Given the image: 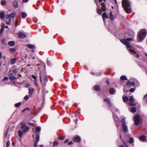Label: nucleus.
<instances>
[{
	"instance_id": "f257e3e1",
	"label": "nucleus",
	"mask_w": 147,
	"mask_h": 147,
	"mask_svg": "<svg viewBox=\"0 0 147 147\" xmlns=\"http://www.w3.org/2000/svg\"><path fill=\"white\" fill-rule=\"evenodd\" d=\"M134 39L133 38H127L126 39H121V42L123 44L125 45L127 49L129 50L133 55L137 58H139V55L134 50H133L130 49L132 47L130 45L129 41H132Z\"/></svg>"
},
{
	"instance_id": "f03ea898",
	"label": "nucleus",
	"mask_w": 147,
	"mask_h": 147,
	"mask_svg": "<svg viewBox=\"0 0 147 147\" xmlns=\"http://www.w3.org/2000/svg\"><path fill=\"white\" fill-rule=\"evenodd\" d=\"M33 134L32 136V138L34 137L35 136L34 134H36V133H38L37 134L36 136V140L35 141L34 143V147H37V143L39 142L40 139L39 134H40V132L41 131V128L39 126L37 127L34 130L33 128L32 129Z\"/></svg>"
},
{
	"instance_id": "7ed1b4c3",
	"label": "nucleus",
	"mask_w": 147,
	"mask_h": 147,
	"mask_svg": "<svg viewBox=\"0 0 147 147\" xmlns=\"http://www.w3.org/2000/svg\"><path fill=\"white\" fill-rule=\"evenodd\" d=\"M130 4V2L128 0H123L122 1V6L126 12L128 13L132 12Z\"/></svg>"
},
{
	"instance_id": "20e7f679",
	"label": "nucleus",
	"mask_w": 147,
	"mask_h": 147,
	"mask_svg": "<svg viewBox=\"0 0 147 147\" xmlns=\"http://www.w3.org/2000/svg\"><path fill=\"white\" fill-rule=\"evenodd\" d=\"M146 31L145 29L141 30L139 32L138 36L140 40L139 41H142L146 36Z\"/></svg>"
},
{
	"instance_id": "39448f33",
	"label": "nucleus",
	"mask_w": 147,
	"mask_h": 147,
	"mask_svg": "<svg viewBox=\"0 0 147 147\" xmlns=\"http://www.w3.org/2000/svg\"><path fill=\"white\" fill-rule=\"evenodd\" d=\"M42 78H43L45 82H47L48 81V79L46 76V74L45 72L43 73L41 72L40 74V81L41 83L42 82Z\"/></svg>"
},
{
	"instance_id": "423d86ee",
	"label": "nucleus",
	"mask_w": 147,
	"mask_h": 147,
	"mask_svg": "<svg viewBox=\"0 0 147 147\" xmlns=\"http://www.w3.org/2000/svg\"><path fill=\"white\" fill-rule=\"evenodd\" d=\"M140 119V116L139 115H137L134 117V121L136 125H138L139 124Z\"/></svg>"
},
{
	"instance_id": "0eeeda50",
	"label": "nucleus",
	"mask_w": 147,
	"mask_h": 147,
	"mask_svg": "<svg viewBox=\"0 0 147 147\" xmlns=\"http://www.w3.org/2000/svg\"><path fill=\"white\" fill-rule=\"evenodd\" d=\"M21 128L23 131V133L26 132L29 129V128L26 125L25 123L22 124Z\"/></svg>"
},
{
	"instance_id": "6e6552de",
	"label": "nucleus",
	"mask_w": 147,
	"mask_h": 147,
	"mask_svg": "<svg viewBox=\"0 0 147 147\" xmlns=\"http://www.w3.org/2000/svg\"><path fill=\"white\" fill-rule=\"evenodd\" d=\"M129 102L128 103V105L131 106H134L136 105V104L133 103L134 101V99L133 96H130L129 97Z\"/></svg>"
},
{
	"instance_id": "1a4fd4ad",
	"label": "nucleus",
	"mask_w": 147,
	"mask_h": 147,
	"mask_svg": "<svg viewBox=\"0 0 147 147\" xmlns=\"http://www.w3.org/2000/svg\"><path fill=\"white\" fill-rule=\"evenodd\" d=\"M18 37L21 38H24L26 37V35L22 32H20L18 33Z\"/></svg>"
},
{
	"instance_id": "9d476101",
	"label": "nucleus",
	"mask_w": 147,
	"mask_h": 147,
	"mask_svg": "<svg viewBox=\"0 0 147 147\" xmlns=\"http://www.w3.org/2000/svg\"><path fill=\"white\" fill-rule=\"evenodd\" d=\"M8 77L9 80L11 81H13L16 79V77L13 76L12 73H10L8 75Z\"/></svg>"
},
{
	"instance_id": "9b49d317",
	"label": "nucleus",
	"mask_w": 147,
	"mask_h": 147,
	"mask_svg": "<svg viewBox=\"0 0 147 147\" xmlns=\"http://www.w3.org/2000/svg\"><path fill=\"white\" fill-rule=\"evenodd\" d=\"M123 131L124 133H126L128 131L126 123L122 124Z\"/></svg>"
},
{
	"instance_id": "f8f14e48",
	"label": "nucleus",
	"mask_w": 147,
	"mask_h": 147,
	"mask_svg": "<svg viewBox=\"0 0 147 147\" xmlns=\"http://www.w3.org/2000/svg\"><path fill=\"white\" fill-rule=\"evenodd\" d=\"M139 139L140 140L143 142H146L147 141L146 137L144 135L140 136L139 138Z\"/></svg>"
},
{
	"instance_id": "ddd939ff",
	"label": "nucleus",
	"mask_w": 147,
	"mask_h": 147,
	"mask_svg": "<svg viewBox=\"0 0 147 147\" xmlns=\"http://www.w3.org/2000/svg\"><path fill=\"white\" fill-rule=\"evenodd\" d=\"M29 94H30L29 96L30 97H31L32 94L34 91V88H29Z\"/></svg>"
},
{
	"instance_id": "4468645a",
	"label": "nucleus",
	"mask_w": 147,
	"mask_h": 147,
	"mask_svg": "<svg viewBox=\"0 0 147 147\" xmlns=\"http://www.w3.org/2000/svg\"><path fill=\"white\" fill-rule=\"evenodd\" d=\"M96 5L97 6L96 8V11L97 13L99 15H101V10L100 9V7L96 3Z\"/></svg>"
},
{
	"instance_id": "2eb2a0df",
	"label": "nucleus",
	"mask_w": 147,
	"mask_h": 147,
	"mask_svg": "<svg viewBox=\"0 0 147 147\" xmlns=\"http://www.w3.org/2000/svg\"><path fill=\"white\" fill-rule=\"evenodd\" d=\"M104 101L105 102L107 103V106H108L111 107V104L109 100L107 99H104Z\"/></svg>"
},
{
	"instance_id": "dca6fc26",
	"label": "nucleus",
	"mask_w": 147,
	"mask_h": 147,
	"mask_svg": "<svg viewBox=\"0 0 147 147\" xmlns=\"http://www.w3.org/2000/svg\"><path fill=\"white\" fill-rule=\"evenodd\" d=\"M26 46L31 49H34L35 48V46L34 45L31 44H27L26 45Z\"/></svg>"
},
{
	"instance_id": "f3484780",
	"label": "nucleus",
	"mask_w": 147,
	"mask_h": 147,
	"mask_svg": "<svg viewBox=\"0 0 147 147\" xmlns=\"http://www.w3.org/2000/svg\"><path fill=\"white\" fill-rule=\"evenodd\" d=\"M102 16L103 18L104 22H105V18L107 19L108 18V16L106 13L105 12L103 13Z\"/></svg>"
},
{
	"instance_id": "a211bd4d",
	"label": "nucleus",
	"mask_w": 147,
	"mask_h": 147,
	"mask_svg": "<svg viewBox=\"0 0 147 147\" xmlns=\"http://www.w3.org/2000/svg\"><path fill=\"white\" fill-rule=\"evenodd\" d=\"M94 90L96 91H98L100 90V86L98 85H96L94 87Z\"/></svg>"
},
{
	"instance_id": "6ab92c4d",
	"label": "nucleus",
	"mask_w": 147,
	"mask_h": 147,
	"mask_svg": "<svg viewBox=\"0 0 147 147\" xmlns=\"http://www.w3.org/2000/svg\"><path fill=\"white\" fill-rule=\"evenodd\" d=\"M13 7L15 8H17L18 7V4L17 2L15 1L13 2Z\"/></svg>"
},
{
	"instance_id": "aec40b11",
	"label": "nucleus",
	"mask_w": 147,
	"mask_h": 147,
	"mask_svg": "<svg viewBox=\"0 0 147 147\" xmlns=\"http://www.w3.org/2000/svg\"><path fill=\"white\" fill-rule=\"evenodd\" d=\"M16 61V59L15 58L12 59L10 60V63L12 64H14L15 63Z\"/></svg>"
},
{
	"instance_id": "412c9836",
	"label": "nucleus",
	"mask_w": 147,
	"mask_h": 147,
	"mask_svg": "<svg viewBox=\"0 0 147 147\" xmlns=\"http://www.w3.org/2000/svg\"><path fill=\"white\" fill-rule=\"evenodd\" d=\"M102 7L101 8V10H102L103 11H105L106 9L105 5L104 3H101Z\"/></svg>"
},
{
	"instance_id": "4be33fe9",
	"label": "nucleus",
	"mask_w": 147,
	"mask_h": 147,
	"mask_svg": "<svg viewBox=\"0 0 147 147\" xmlns=\"http://www.w3.org/2000/svg\"><path fill=\"white\" fill-rule=\"evenodd\" d=\"M80 138L79 137H76L74 138V141L75 142H78L80 140Z\"/></svg>"
},
{
	"instance_id": "5701e85b",
	"label": "nucleus",
	"mask_w": 147,
	"mask_h": 147,
	"mask_svg": "<svg viewBox=\"0 0 147 147\" xmlns=\"http://www.w3.org/2000/svg\"><path fill=\"white\" fill-rule=\"evenodd\" d=\"M123 101L124 102L127 101L128 100V98L126 96H124L122 97Z\"/></svg>"
},
{
	"instance_id": "b1692460",
	"label": "nucleus",
	"mask_w": 147,
	"mask_h": 147,
	"mask_svg": "<svg viewBox=\"0 0 147 147\" xmlns=\"http://www.w3.org/2000/svg\"><path fill=\"white\" fill-rule=\"evenodd\" d=\"M115 90L113 88H111L109 89V92L111 94H113L115 92Z\"/></svg>"
},
{
	"instance_id": "393cba45",
	"label": "nucleus",
	"mask_w": 147,
	"mask_h": 147,
	"mask_svg": "<svg viewBox=\"0 0 147 147\" xmlns=\"http://www.w3.org/2000/svg\"><path fill=\"white\" fill-rule=\"evenodd\" d=\"M27 16V14L26 13L22 12V17L23 18H25Z\"/></svg>"
},
{
	"instance_id": "a878e982",
	"label": "nucleus",
	"mask_w": 147,
	"mask_h": 147,
	"mask_svg": "<svg viewBox=\"0 0 147 147\" xmlns=\"http://www.w3.org/2000/svg\"><path fill=\"white\" fill-rule=\"evenodd\" d=\"M5 16V13L4 12H1L0 13V18L1 19H3Z\"/></svg>"
},
{
	"instance_id": "bb28decb",
	"label": "nucleus",
	"mask_w": 147,
	"mask_h": 147,
	"mask_svg": "<svg viewBox=\"0 0 147 147\" xmlns=\"http://www.w3.org/2000/svg\"><path fill=\"white\" fill-rule=\"evenodd\" d=\"M8 44L9 46H13L15 44V42L13 41H10L8 42Z\"/></svg>"
},
{
	"instance_id": "cd10ccee",
	"label": "nucleus",
	"mask_w": 147,
	"mask_h": 147,
	"mask_svg": "<svg viewBox=\"0 0 147 147\" xmlns=\"http://www.w3.org/2000/svg\"><path fill=\"white\" fill-rule=\"evenodd\" d=\"M134 142V139L133 138L130 137L129 138V144L133 143Z\"/></svg>"
},
{
	"instance_id": "c85d7f7f",
	"label": "nucleus",
	"mask_w": 147,
	"mask_h": 147,
	"mask_svg": "<svg viewBox=\"0 0 147 147\" xmlns=\"http://www.w3.org/2000/svg\"><path fill=\"white\" fill-rule=\"evenodd\" d=\"M120 79L124 80H126L127 78L126 76H122L120 77Z\"/></svg>"
},
{
	"instance_id": "c756f323",
	"label": "nucleus",
	"mask_w": 147,
	"mask_h": 147,
	"mask_svg": "<svg viewBox=\"0 0 147 147\" xmlns=\"http://www.w3.org/2000/svg\"><path fill=\"white\" fill-rule=\"evenodd\" d=\"M131 112L132 113H135L136 111V109L135 107H133L131 109Z\"/></svg>"
},
{
	"instance_id": "7c9ffc66",
	"label": "nucleus",
	"mask_w": 147,
	"mask_h": 147,
	"mask_svg": "<svg viewBox=\"0 0 147 147\" xmlns=\"http://www.w3.org/2000/svg\"><path fill=\"white\" fill-rule=\"evenodd\" d=\"M15 15H16V13L14 12H13V13H11L9 15L10 18H14L15 17Z\"/></svg>"
},
{
	"instance_id": "2f4dec72",
	"label": "nucleus",
	"mask_w": 147,
	"mask_h": 147,
	"mask_svg": "<svg viewBox=\"0 0 147 147\" xmlns=\"http://www.w3.org/2000/svg\"><path fill=\"white\" fill-rule=\"evenodd\" d=\"M6 4V1H5L2 0L1 1V4L2 5H5Z\"/></svg>"
},
{
	"instance_id": "473e14b6",
	"label": "nucleus",
	"mask_w": 147,
	"mask_h": 147,
	"mask_svg": "<svg viewBox=\"0 0 147 147\" xmlns=\"http://www.w3.org/2000/svg\"><path fill=\"white\" fill-rule=\"evenodd\" d=\"M113 117L114 118L115 121H118V117H117V116L114 114L113 113Z\"/></svg>"
},
{
	"instance_id": "72a5a7b5",
	"label": "nucleus",
	"mask_w": 147,
	"mask_h": 147,
	"mask_svg": "<svg viewBox=\"0 0 147 147\" xmlns=\"http://www.w3.org/2000/svg\"><path fill=\"white\" fill-rule=\"evenodd\" d=\"M127 84L129 86H131V85H133L134 86V82H127Z\"/></svg>"
},
{
	"instance_id": "f704fd0d",
	"label": "nucleus",
	"mask_w": 147,
	"mask_h": 147,
	"mask_svg": "<svg viewBox=\"0 0 147 147\" xmlns=\"http://www.w3.org/2000/svg\"><path fill=\"white\" fill-rule=\"evenodd\" d=\"M21 105V103L20 102L16 103L15 105V107L16 108H17L20 106Z\"/></svg>"
},
{
	"instance_id": "c9c22d12",
	"label": "nucleus",
	"mask_w": 147,
	"mask_h": 147,
	"mask_svg": "<svg viewBox=\"0 0 147 147\" xmlns=\"http://www.w3.org/2000/svg\"><path fill=\"white\" fill-rule=\"evenodd\" d=\"M9 128H8L7 129L6 132V133L5 135V137L6 138H9V136H8L7 135V134L8 133V131H9Z\"/></svg>"
},
{
	"instance_id": "e433bc0d",
	"label": "nucleus",
	"mask_w": 147,
	"mask_h": 147,
	"mask_svg": "<svg viewBox=\"0 0 147 147\" xmlns=\"http://www.w3.org/2000/svg\"><path fill=\"white\" fill-rule=\"evenodd\" d=\"M109 18L111 19V20H113V16L111 11L110 12Z\"/></svg>"
},
{
	"instance_id": "4c0bfd02",
	"label": "nucleus",
	"mask_w": 147,
	"mask_h": 147,
	"mask_svg": "<svg viewBox=\"0 0 147 147\" xmlns=\"http://www.w3.org/2000/svg\"><path fill=\"white\" fill-rule=\"evenodd\" d=\"M18 135L19 137H21L23 135V133L21 130H19L18 131Z\"/></svg>"
},
{
	"instance_id": "58836bf2",
	"label": "nucleus",
	"mask_w": 147,
	"mask_h": 147,
	"mask_svg": "<svg viewBox=\"0 0 147 147\" xmlns=\"http://www.w3.org/2000/svg\"><path fill=\"white\" fill-rule=\"evenodd\" d=\"M122 123V124L125 123V118H123L121 121Z\"/></svg>"
},
{
	"instance_id": "ea45409f",
	"label": "nucleus",
	"mask_w": 147,
	"mask_h": 147,
	"mask_svg": "<svg viewBox=\"0 0 147 147\" xmlns=\"http://www.w3.org/2000/svg\"><path fill=\"white\" fill-rule=\"evenodd\" d=\"M64 138H65L64 136H59V137H58V139L61 140H64Z\"/></svg>"
},
{
	"instance_id": "a19ab883",
	"label": "nucleus",
	"mask_w": 147,
	"mask_h": 147,
	"mask_svg": "<svg viewBox=\"0 0 147 147\" xmlns=\"http://www.w3.org/2000/svg\"><path fill=\"white\" fill-rule=\"evenodd\" d=\"M29 109H30L29 108H25V109H24L22 111V112H24L25 111H28L29 110Z\"/></svg>"
},
{
	"instance_id": "79ce46f5",
	"label": "nucleus",
	"mask_w": 147,
	"mask_h": 147,
	"mask_svg": "<svg viewBox=\"0 0 147 147\" xmlns=\"http://www.w3.org/2000/svg\"><path fill=\"white\" fill-rule=\"evenodd\" d=\"M59 144V143L57 142H55L53 143V146H57Z\"/></svg>"
},
{
	"instance_id": "37998d69",
	"label": "nucleus",
	"mask_w": 147,
	"mask_h": 147,
	"mask_svg": "<svg viewBox=\"0 0 147 147\" xmlns=\"http://www.w3.org/2000/svg\"><path fill=\"white\" fill-rule=\"evenodd\" d=\"M10 50L11 52H13L16 51V50L14 48H11L10 49Z\"/></svg>"
},
{
	"instance_id": "c03bdc74",
	"label": "nucleus",
	"mask_w": 147,
	"mask_h": 147,
	"mask_svg": "<svg viewBox=\"0 0 147 147\" xmlns=\"http://www.w3.org/2000/svg\"><path fill=\"white\" fill-rule=\"evenodd\" d=\"M34 83L35 85L36 86H38L37 81V80H34Z\"/></svg>"
},
{
	"instance_id": "a18cd8bd",
	"label": "nucleus",
	"mask_w": 147,
	"mask_h": 147,
	"mask_svg": "<svg viewBox=\"0 0 147 147\" xmlns=\"http://www.w3.org/2000/svg\"><path fill=\"white\" fill-rule=\"evenodd\" d=\"M8 78L7 77H5L3 80V81H7L8 80Z\"/></svg>"
},
{
	"instance_id": "49530a36",
	"label": "nucleus",
	"mask_w": 147,
	"mask_h": 147,
	"mask_svg": "<svg viewBox=\"0 0 147 147\" xmlns=\"http://www.w3.org/2000/svg\"><path fill=\"white\" fill-rule=\"evenodd\" d=\"M10 145V143L9 141L7 142L6 143V146L7 147H9Z\"/></svg>"
},
{
	"instance_id": "de8ad7c7",
	"label": "nucleus",
	"mask_w": 147,
	"mask_h": 147,
	"mask_svg": "<svg viewBox=\"0 0 147 147\" xmlns=\"http://www.w3.org/2000/svg\"><path fill=\"white\" fill-rule=\"evenodd\" d=\"M24 98L25 100H27L29 99L28 96L27 95H26L24 97Z\"/></svg>"
},
{
	"instance_id": "09e8293b",
	"label": "nucleus",
	"mask_w": 147,
	"mask_h": 147,
	"mask_svg": "<svg viewBox=\"0 0 147 147\" xmlns=\"http://www.w3.org/2000/svg\"><path fill=\"white\" fill-rule=\"evenodd\" d=\"M32 78H33V79H34V80H36V77L34 75H32Z\"/></svg>"
},
{
	"instance_id": "8fccbe9b",
	"label": "nucleus",
	"mask_w": 147,
	"mask_h": 147,
	"mask_svg": "<svg viewBox=\"0 0 147 147\" xmlns=\"http://www.w3.org/2000/svg\"><path fill=\"white\" fill-rule=\"evenodd\" d=\"M5 28V24L3 23H2L1 24V28L4 29Z\"/></svg>"
},
{
	"instance_id": "3c124183",
	"label": "nucleus",
	"mask_w": 147,
	"mask_h": 147,
	"mask_svg": "<svg viewBox=\"0 0 147 147\" xmlns=\"http://www.w3.org/2000/svg\"><path fill=\"white\" fill-rule=\"evenodd\" d=\"M5 39H3L2 40V43L4 45L5 44Z\"/></svg>"
},
{
	"instance_id": "603ef678",
	"label": "nucleus",
	"mask_w": 147,
	"mask_h": 147,
	"mask_svg": "<svg viewBox=\"0 0 147 147\" xmlns=\"http://www.w3.org/2000/svg\"><path fill=\"white\" fill-rule=\"evenodd\" d=\"M6 19H9L10 18V17L9 15L7 14L6 16Z\"/></svg>"
},
{
	"instance_id": "864d4df0",
	"label": "nucleus",
	"mask_w": 147,
	"mask_h": 147,
	"mask_svg": "<svg viewBox=\"0 0 147 147\" xmlns=\"http://www.w3.org/2000/svg\"><path fill=\"white\" fill-rule=\"evenodd\" d=\"M4 29L1 28L0 30V34H1L4 30Z\"/></svg>"
},
{
	"instance_id": "5fc2aeb1",
	"label": "nucleus",
	"mask_w": 147,
	"mask_h": 147,
	"mask_svg": "<svg viewBox=\"0 0 147 147\" xmlns=\"http://www.w3.org/2000/svg\"><path fill=\"white\" fill-rule=\"evenodd\" d=\"M135 90V89H134V88H131L130 90V92H134Z\"/></svg>"
},
{
	"instance_id": "6e6d98bb",
	"label": "nucleus",
	"mask_w": 147,
	"mask_h": 147,
	"mask_svg": "<svg viewBox=\"0 0 147 147\" xmlns=\"http://www.w3.org/2000/svg\"><path fill=\"white\" fill-rule=\"evenodd\" d=\"M69 141V140L68 139H66L64 141V143H67Z\"/></svg>"
},
{
	"instance_id": "4d7b16f0",
	"label": "nucleus",
	"mask_w": 147,
	"mask_h": 147,
	"mask_svg": "<svg viewBox=\"0 0 147 147\" xmlns=\"http://www.w3.org/2000/svg\"><path fill=\"white\" fill-rule=\"evenodd\" d=\"M47 63L48 65L49 66H50L51 65V63L49 61H47Z\"/></svg>"
},
{
	"instance_id": "13d9d810",
	"label": "nucleus",
	"mask_w": 147,
	"mask_h": 147,
	"mask_svg": "<svg viewBox=\"0 0 147 147\" xmlns=\"http://www.w3.org/2000/svg\"><path fill=\"white\" fill-rule=\"evenodd\" d=\"M123 142L124 144H125V147H128V146H127V144L126 143L124 142V141H123Z\"/></svg>"
},
{
	"instance_id": "bf43d9fd",
	"label": "nucleus",
	"mask_w": 147,
	"mask_h": 147,
	"mask_svg": "<svg viewBox=\"0 0 147 147\" xmlns=\"http://www.w3.org/2000/svg\"><path fill=\"white\" fill-rule=\"evenodd\" d=\"M30 86V85L29 84H27L25 85V87L27 88H28Z\"/></svg>"
},
{
	"instance_id": "052dcab7",
	"label": "nucleus",
	"mask_w": 147,
	"mask_h": 147,
	"mask_svg": "<svg viewBox=\"0 0 147 147\" xmlns=\"http://www.w3.org/2000/svg\"><path fill=\"white\" fill-rule=\"evenodd\" d=\"M18 70L17 69H15L13 71V72L14 73H16L17 72Z\"/></svg>"
},
{
	"instance_id": "680f3d73",
	"label": "nucleus",
	"mask_w": 147,
	"mask_h": 147,
	"mask_svg": "<svg viewBox=\"0 0 147 147\" xmlns=\"http://www.w3.org/2000/svg\"><path fill=\"white\" fill-rule=\"evenodd\" d=\"M73 143L72 142H70L68 143V144L69 145H70L72 144Z\"/></svg>"
},
{
	"instance_id": "e2e57ef3",
	"label": "nucleus",
	"mask_w": 147,
	"mask_h": 147,
	"mask_svg": "<svg viewBox=\"0 0 147 147\" xmlns=\"http://www.w3.org/2000/svg\"><path fill=\"white\" fill-rule=\"evenodd\" d=\"M17 22H18L16 20V21L15 24V26L16 27L18 26Z\"/></svg>"
},
{
	"instance_id": "0e129e2a",
	"label": "nucleus",
	"mask_w": 147,
	"mask_h": 147,
	"mask_svg": "<svg viewBox=\"0 0 147 147\" xmlns=\"http://www.w3.org/2000/svg\"><path fill=\"white\" fill-rule=\"evenodd\" d=\"M28 1V0H23V1L24 3H27Z\"/></svg>"
},
{
	"instance_id": "69168bd1",
	"label": "nucleus",
	"mask_w": 147,
	"mask_h": 147,
	"mask_svg": "<svg viewBox=\"0 0 147 147\" xmlns=\"http://www.w3.org/2000/svg\"><path fill=\"white\" fill-rule=\"evenodd\" d=\"M29 124L30 125H32V126H34V125L32 123H29Z\"/></svg>"
},
{
	"instance_id": "338daca9",
	"label": "nucleus",
	"mask_w": 147,
	"mask_h": 147,
	"mask_svg": "<svg viewBox=\"0 0 147 147\" xmlns=\"http://www.w3.org/2000/svg\"><path fill=\"white\" fill-rule=\"evenodd\" d=\"M106 82V83L108 84H109V80H107Z\"/></svg>"
},
{
	"instance_id": "774afa93",
	"label": "nucleus",
	"mask_w": 147,
	"mask_h": 147,
	"mask_svg": "<svg viewBox=\"0 0 147 147\" xmlns=\"http://www.w3.org/2000/svg\"><path fill=\"white\" fill-rule=\"evenodd\" d=\"M119 147H124L123 145H121L119 146Z\"/></svg>"
}]
</instances>
